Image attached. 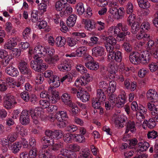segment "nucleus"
Wrapping results in <instances>:
<instances>
[{"label":"nucleus","instance_id":"58836bf2","mask_svg":"<svg viewBox=\"0 0 158 158\" xmlns=\"http://www.w3.org/2000/svg\"><path fill=\"white\" fill-rule=\"evenodd\" d=\"M51 132V131L49 130H47L45 131V136H46L47 140H48V142L49 144L54 143V141Z\"/></svg>","mask_w":158,"mask_h":158},{"label":"nucleus","instance_id":"6e6552de","mask_svg":"<svg viewBox=\"0 0 158 158\" xmlns=\"http://www.w3.org/2000/svg\"><path fill=\"white\" fill-rule=\"evenodd\" d=\"M46 50L44 47L39 45H37L34 49V56L41 58L43 56H44L47 54Z\"/></svg>","mask_w":158,"mask_h":158},{"label":"nucleus","instance_id":"7c9ffc66","mask_svg":"<svg viewBox=\"0 0 158 158\" xmlns=\"http://www.w3.org/2000/svg\"><path fill=\"white\" fill-rule=\"evenodd\" d=\"M116 83L114 81H111L109 83V87L108 88L107 93L108 94L113 93L116 89Z\"/></svg>","mask_w":158,"mask_h":158},{"label":"nucleus","instance_id":"79ce46f5","mask_svg":"<svg viewBox=\"0 0 158 158\" xmlns=\"http://www.w3.org/2000/svg\"><path fill=\"white\" fill-rule=\"evenodd\" d=\"M138 147L142 151H146L149 147V144L148 142L144 141L139 142L138 143Z\"/></svg>","mask_w":158,"mask_h":158},{"label":"nucleus","instance_id":"4be33fe9","mask_svg":"<svg viewBox=\"0 0 158 158\" xmlns=\"http://www.w3.org/2000/svg\"><path fill=\"white\" fill-rule=\"evenodd\" d=\"M71 66L69 64V63L66 61H65L60 65H59L58 68L60 70L63 72L68 71L71 69Z\"/></svg>","mask_w":158,"mask_h":158},{"label":"nucleus","instance_id":"0eeeda50","mask_svg":"<svg viewBox=\"0 0 158 158\" xmlns=\"http://www.w3.org/2000/svg\"><path fill=\"white\" fill-rule=\"evenodd\" d=\"M21 123L23 125H27L30 122V113L27 110H23L21 113L19 118Z\"/></svg>","mask_w":158,"mask_h":158},{"label":"nucleus","instance_id":"13d9d810","mask_svg":"<svg viewBox=\"0 0 158 158\" xmlns=\"http://www.w3.org/2000/svg\"><path fill=\"white\" fill-rule=\"evenodd\" d=\"M39 102L41 107L43 109L46 108L50 106V103L47 99L41 100Z\"/></svg>","mask_w":158,"mask_h":158},{"label":"nucleus","instance_id":"4468645a","mask_svg":"<svg viewBox=\"0 0 158 158\" xmlns=\"http://www.w3.org/2000/svg\"><path fill=\"white\" fill-rule=\"evenodd\" d=\"M5 72L7 74L12 77H16L19 74L17 69L12 66L6 67L5 69Z\"/></svg>","mask_w":158,"mask_h":158},{"label":"nucleus","instance_id":"4c0bfd02","mask_svg":"<svg viewBox=\"0 0 158 158\" xmlns=\"http://www.w3.org/2000/svg\"><path fill=\"white\" fill-rule=\"evenodd\" d=\"M138 2L139 6L143 8H149L151 6L150 3L146 0H138Z\"/></svg>","mask_w":158,"mask_h":158},{"label":"nucleus","instance_id":"f03ea898","mask_svg":"<svg viewBox=\"0 0 158 158\" xmlns=\"http://www.w3.org/2000/svg\"><path fill=\"white\" fill-rule=\"evenodd\" d=\"M106 50L109 52L108 60L109 61L115 60L116 61L120 62L122 59V54L120 51L115 52L113 50V48L106 46Z\"/></svg>","mask_w":158,"mask_h":158},{"label":"nucleus","instance_id":"a19ab883","mask_svg":"<svg viewBox=\"0 0 158 158\" xmlns=\"http://www.w3.org/2000/svg\"><path fill=\"white\" fill-rule=\"evenodd\" d=\"M18 137L17 133L13 132L9 133L7 136V139L11 142H13L16 140Z\"/></svg>","mask_w":158,"mask_h":158},{"label":"nucleus","instance_id":"e433bc0d","mask_svg":"<svg viewBox=\"0 0 158 158\" xmlns=\"http://www.w3.org/2000/svg\"><path fill=\"white\" fill-rule=\"evenodd\" d=\"M51 135L53 138L58 139L62 137L63 135V132L60 130H56L53 131H51Z\"/></svg>","mask_w":158,"mask_h":158},{"label":"nucleus","instance_id":"c03bdc74","mask_svg":"<svg viewBox=\"0 0 158 158\" xmlns=\"http://www.w3.org/2000/svg\"><path fill=\"white\" fill-rule=\"evenodd\" d=\"M109 72L111 74H115L117 71L118 68L116 64L110 63L109 64Z\"/></svg>","mask_w":158,"mask_h":158},{"label":"nucleus","instance_id":"f704fd0d","mask_svg":"<svg viewBox=\"0 0 158 158\" xmlns=\"http://www.w3.org/2000/svg\"><path fill=\"white\" fill-rule=\"evenodd\" d=\"M143 125H147L148 128L152 129L156 126V123L153 119L150 118L148 121L146 120H144Z\"/></svg>","mask_w":158,"mask_h":158},{"label":"nucleus","instance_id":"a211bd4d","mask_svg":"<svg viewBox=\"0 0 158 158\" xmlns=\"http://www.w3.org/2000/svg\"><path fill=\"white\" fill-rule=\"evenodd\" d=\"M17 44V40L14 38H10L4 45V48L6 49H11Z\"/></svg>","mask_w":158,"mask_h":158},{"label":"nucleus","instance_id":"473e14b6","mask_svg":"<svg viewBox=\"0 0 158 158\" xmlns=\"http://www.w3.org/2000/svg\"><path fill=\"white\" fill-rule=\"evenodd\" d=\"M108 95L109 96V101L111 103V105L112 106H114L116 105L118 99L116 95L113 93L109 94Z\"/></svg>","mask_w":158,"mask_h":158},{"label":"nucleus","instance_id":"09e8293b","mask_svg":"<svg viewBox=\"0 0 158 158\" xmlns=\"http://www.w3.org/2000/svg\"><path fill=\"white\" fill-rule=\"evenodd\" d=\"M118 28L120 30V32L121 30L122 32H126L128 31V27L127 25L122 23H118L117 24Z\"/></svg>","mask_w":158,"mask_h":158},{"label":"nucleus","instance_id":"aec40b11","mask_svg":"<svg viewBox=\"0 0 158 158\" xmlns=\"http://www.w3.org/2000/svg\"><path fill=\"white\" fill-rule=\"evenodd\" d=\"M85 65L87 68L91 70H96L99 68L98 63L92 60L85 63Z\"/></svg>","mask_w":158,"mask_h":158},{"label":"nucleus","instance_id":"39448f33","mask_svg":"<svg viewBox=\"0 0 158 158\" xmlns=\"http://www.w3.org/2000/svg\"><path fill=\"white\" fill-rule=\"evenodd\" d=\"M19 68L20 72L22 74L27 75L28 77L31 76L32 72L29 68L26 62L21 61L19 63Z\"/></svg>","mask_w":158,"mask_h":158},{"label":"nucleus","instance_id":"680f3d73","mask_svg":"<svg viewBox=\"0 0 158 158\" xmlns=\"http://www.w3.org/2000/svg\"><path fill=\"white\" fill-rule=\"evenodd\" d=\"M8 86L7 83L4 80H0V91H4L7 88Z\"/></svg>","mask_w":158,"mask_h":158},{"label":"nucleus","instance_id":"ddd939ff","mask_svg":"<svg viewBox=\"0 0 158 158\" xmlns=\"http://www.w3.org/2000/svg\"><path fill=\"white\" fill-rule=\"evenodd\" d=\"M126 127L125 133H128L130 131L132 133H134L136 131V125L133 121L129 120L126 123Z\"/></svg>","mask_w":158,"mask_h":158},{"label":"nucleus","instance_id":"e2e57ef3","mask_svg":"<svg viewBox=\"0 0 158 158\" xmlns=\"http://www.w3.org/2000/svg\"><path fill=\"white\" fill-rule=\"evenodd\" d=\"M21 98L26 102L28 101L30 96L28 93L27 91H24L20 94Z\"/></svg>","mask_w":158,"mask_h":158},{"label":"nucleus","instance_id":"2eb2a0df","mask_svg":"<svg viewBox=\"0 0 158 158\" xmlns=\"http://www.w3.org/2000/svg\"><path fill=\"white\" fill-rule=\"evenodd\" d=\"M77 97L83 102H86L89 101V94L88 92L84 90H81L79 93H78Z\"/></svg>","mask_w":158,"mask_h":158},{"label":"nucleus","instance_id":"20e7f679","mask_svg":"<svg viewBox=\"0 0 158 158\" xmlns=\"http://www.w3.org/2000/svg\"><path fill=\"white\" fill-rule=\"evenodd\" d=\"M3 102V107L6 109L9 110L15 106L17 102L14 100L13 96L10 95H6L4 97Z\"/></svg>","mask_w":158,"mask_h":158},{"label":"nucleus","instance_id":"a878e982","mask_svg":"<svg viewBox=\"0 0 158 158\" xmlns=\"http://www.w3.org/2000/svg\"><path fill=\"white\" fill-rule=\"evenodd\" d=\"M77 19V16L76 15H71L68 18L66 23L68 26L69 27H73L75 24Z\"/></svg>","mask_w":158,"mask_h":158},{"label":"nucleus","instance_id":"9d476101","mask_svg":"<svg viewBox=\"0 0 158 158\" xmlns=\"http://www.w3.org/2000/svg\"><path fill=\"white\" fill-rule=\"evenodd\" d=\"M146 97L148 99L152 102H155L158 101V94L155 89H150L146 94Z\"/></svg>","mask_w":158,"mask_h":158},{"label":"nucleus","instance_id":"cd10ccee","mask_svg":"<svg viewBox=\"0 0 158 158\" xmlns=\"http://www.w3.org/2000/svg\"><path fill=\"white\" fill-rule=\"evenodd\" d=\"M22 145L19 144V142H16L12 144L10 147V149L14 154H16L20 150Z\"/></svg>","mask_w":158,"mask_h":158},{"label":"nucleus","instance_id":"6e6d98bb","mask_svg":"<svg viewBox=\"0 0 158 158\" xmlns=\"http://www.w3.org/2000/svg\"><path fill=\"white\" fill-rule=\"evenodd\" d=\"M102 102H99L98 100L94 98L92 101V105L94 108L96 109H99L100 108L101 104Z\"/></svg>","mask_w":158,"mask_h":158},{"label":"nucleus","instance_id":"393cba45","mask_svg":"<svg viewBox=\"0 0 158 158\" xmlns=\"http://www.w3.org/2000/svg\"><path fill=\"white\" fill-rule=\"evenodd\" d=\"M61 100L62 101L64 102L65 104H66L69 106H71L72 103L71 101V99L70 95L67 93L63 94L61 96Z\"/></svg>","mask_w":158,"mask_h":158},{"label":"nucleus","instance_id":"f8f14e48","mask_svg":"<svg viewBox=\"0 0 158 158\" xmlns=\"http://www.w3.org/2000/svg\"><path fill=\"white\" fill-rule=\"evenodd\" d=\"M92 54L95 57L101 56L104 55V49L103 47L97 46L93 48L92 49Z\"/></svg>","mask_w":158,"mask_h":158},{"label":"nucleus","instance_id":"1a4fd4ad","mask_svg":"<svg viewBox=\"0 0 158 158\" xmlns=\"http://www.w3.org/2000/svg\"><path fill=\"white\" fill-rule=\"evenodd\" d=\"M140 53L137 52H131L129 56L130 62L133 64L137 65L140 63Z\"/></svg>","mask_w":158,"mask_h":158},{"label":"nucleus","instance_id":"338daca9","mask_svg":"<svg viewBox=\"0 0 158 158\" xmlns=\"http://www.w3.org/2000/svg\"><path fill=\"white\" fill-rule=\"evenodd\" d=\"M66 130L70 132H73L77 130V127L74 125H70L66 127Z\"/></svg>","mask_w":158,"mask_h":158},{"label":"nucleus","instance_id":"2f4dec72","mask_svg":"<svg viewBox=\"0 0 158 158\" xmlns=\"http://www.w3.org/2000/svg\"><path fill=\"white\" fill-rule=\"evenodd\" d=\"M49 84L52 83V85L54 87H58L60 85V81L59 78L56 75L53 78H52L49 82Z\"/></svg>","mask_w":158,"mask_h":158},{"label":"nucleus","instance_id":"0e129e2a","mask_svg":"<svg viewBox=\"0 0 158 158\" xmlns=\"http://www.w3.org/2000/svg\"><path fill=\"white\" fill-rule=\"evenodd\" d=\"M135 15L134 14L130 15L127 20L128 25H131V24L136 23H135Z\"/></svg>","mask_w":158,"mask_h":158},{"label":"nucleus","instance_id":"c756f323","mask_svg":"<svg viewBox=\"0 0 158 158\" xmlns=\"http://www.w3.org/2000/svg\"><path fill=\"white\" fill-rule=\"evenodd\" d=\"M68 118V116L66 112L62 111H59L56 117V119L58 121H65Z\"/></svg>","mask_w":158,"mask_h":158},{"label":"nucleus","instance_id":"8fccbe9b","mask_svg":"<svg viewBox=\"0 0 158 158\" xmlns=\"http://www.w3.org/2000/svg\"><path fill=\"white\" fill-rule=\"evenodd\" d=\"M90 41L89 42L88 44L89 46H92L98 43L99 38L95 36H93L90 38Z\"/></svg>","mask_w":158,"mask_h":158},{"label":"nucleus","instance_id":"bb28decb","mask_svg":"<svg viewBox=\"0 0 158 158\" xmlns=\"http://www.w3.org/2000/svg\"><path fill=\"white\" fill-rule=\"evenodd\" d=\"M87 48L84 46L80 47L78 48L76 50L77 56L81 57L85 55L87 51Z\"/></svg>","mask_w":158,"mask_h":158},{"label":"nucleus","instance_id":"72a5a7b5","mask_svg":"<svg viewBox=\"0 0 158 158\" xmlns=\"http://www.w3.org/2000/svg\"><path fill=\"white\" fill-rule=\"evenodd\" d=\"M51 156V153L49 150H46L44 152H39V158H50Z\"/></svg>","mask_w":158,"mask_h":158},{"label":"nucleus","instance_id":"3c124183","mask_svg":"<svg viewBox=\"0 0 158 158\" xmlns=\"http://www.w3.org/2000/svg\"><path fill=\"white\" fill-rule=\"evenodd\" d=\"M74 140L77 142L79 143H83L85 141V137L83 135H75L73 136Z\"/></svg>","mask_w":158,"mask_h":158},{"label":"nucleus","instance_id":"9b49d317","mask_svg":"<svg viewBox=\"0 0 158 158\" xmlns=\"http://www.w3.org/2000/svg\"><path fill=\"white\" fill-rule=\"evenodd\" d=\"M83 22L85 25V28L87 30L91 31L94 30L96 27V24L93 21L90 20L83 19Z\"/></svg>","mask_w":158,"mask_h":158},{"label":"nucleus","instance_id":"603ef678","mask_svg":"<svg viewBox=\"0 0 158 158\" xmlns=\"http://www.w3.org/2000/svg\"><path fill=\"white\" fill-rule=\"evenodd\" d=\"M65 2H64V3H62L60 1H57L55 4V6L56 10L57 11H60L62 10V9L64 7Z\"/></svg>","mask_w":158,"mask_h":158},{"label":"nucleus","instance_id":"423d86ee","mask_svg":"<svg viewBox=\"0 0 158 158\" xmlns=\"http://www.w3.org/2000/svg\"><path fill=\"white\" fill-rule=\"evenodd\" d=\"M30 113L33 123L35 124H37L38 123L39 118L42 117V110L39 108H36L34 109H31Z\"/></svg>","mask_w":158,"mask_h":158},{"label":"nucleus","instance_id":"052dcab7","mask_svg":"<svg viewBox=\"0 0 158 158\" xmlns=\"http://www.w3.org/2000/svg\"><path fill=\"white\" fill-rule=\"evenodd\" d=\"M76 68L77 70L81 73H84L87 72L86 68L81 64H77L76 66Z\"/></svg>","mask_w":158,"mask_h":158},{"label":"nucleus","instance_id":"864d4df0","mask_svg":"<svg viewBox=\"0 0 158 158\" xmlns=\"http://www.w3.org/2000/svg\"><path fill=\"white\" fill-rule=\"evenodd\" d=\"M92 156L87 151H83L80 153L79 158H92Z\"/></svg>","mask_w":158,"mask_h":158},{"label":"nucleus","instance_id":"ea45409f","mask_svg":"<svg viewBox=\"0 0 158 158\" xmlns=\"http://www.w3.org/2000/svg\"><path fill=\"white\" fill-rule=\"evenodd\" d=\"M77 12L79 15H81L85 12L83 4L81 2L78 3L76 6Z\"/></svg>","mask_w":158,"mask_h":158},{"label":"nucleus","instance_id":"37998d69","mask_svg":"<svg viewBox=\"0 0 158 158\" xmlns=\"http://www.w3.org/2000/svg\"><path fill=\"white\" fill-rule=\"evenodd\" d=\"M149 35L145 34L143 31H140V33L137 35V38L139 40L143 39V40L146 41L148 40L149 39Z\"/></svg>","mask_w":158,"mask_h":158},{"label":"nucleus","instance_id":"4d7b16f0","mask_svg":"<svg viewBox=\"0 0 158 158\" xmlns=\"http://www.w3.org/2000/svg\"><path fill=\"white\" fill-rule=\"evenodd\" d=\"M38 14L39 12L35 10H34L32 12L31 20L33 22L35 23L38 21Z\"/></svg>","mask_w":158,"mask_h":158},{"label":"nucleus","instance_id":"b1692460","mask_svg":"<svg viewBox=\"0 0 158 158\" xmlns=\"http://www.w3.org/2000/svg\"><path fill=\"white\" fill-rule=\"evenodd\" d=\"M140 63L143 64L148 63L150 60V55L149 53L143 52L142 54H140Z\"/></svg>","mask_w":158,"mask_h":158},{"label":"nucleus","instance_id":"774afa93","mask_svg":"<svg viewBox=\"0 0 158 158\" xmlns=\"http://www.w3.org/2000/svg\"><path fill=\"white\" fill-rule=\"evenodd\" d=\"M37 150L36 148H32L29 152L30 158H35L37 155Z\"/></svg>","mask_w":158,"mask_h":158},{"label":"nucleus","instance_id":"5fc2aeb1","mask_svg":"<svg viewBox=\"0 0 158 158\" xmlns=\"http://www.w3.org/2000/svg\"><path fill=\"white\" fill-rule=\"evenodd\" d=\"M52 144V146L51 148L54 151H58L61 148L63 147V143L60 142H59L56 143H54Z\"/></svg>","mask_w":158,"mask_h":158},{"label":"nucleus","instance_id":"7ed1b4c3","mask_svg":"<svg viewBox=\"0 0 158 158\" xmlns=\"http://www.w3.org/2000/svg\"><path fill=\"white\" fill-rule=\"evenodd\" d=\"M46 51L48 55L45 56L44 58L45 61L50 64L54 65L59 60V56L57 55L52 56L55 52L53 49L47 48L46 49Z\"/></svg>","mask_w":158,"mask_h":158},{"label":"nucleus","instance_id":"c85d7f7f","mask_svg":"<svg viewBox=\"0 0 158 158\" xmlns=\"http://www.w3.org/2000/svg\"><path fill=\"white\" fill-rule=\"evenodd\" d=\"M120 32V30L118 28L117 25L110 27L108 31V33L110 35L115 36Z\"/></svg>","mask_w":158,"mask_h":158},{"label":"nucleus","instance_id":"f257e3e1","mask_svg":"<svg viewBox=\"0 0 158 158\" xmlns=\"http://www.w3.org/2000/svg\"><path fill=\"white\" fill-rule=\"evenodd\" d=\"M34 60L31 62L30 65L31 68L35 72H41L45 69L46 65L43 63V60L40 58L34 56Z\"/></svg>","mask_w":158,"mask_h":158},{"label":"nucleus","instance_id":"f3484780","mask_svg":"<svg viewBox=\"0 0 158 158\" xmlns=\"http://www.w3.org/2000/svg\"><path fill=\"white\" fill-rule=\"evenodd\" d=\"M152 102L151 103H148V107L149 110L151 111L152 115H155L158 113V105Z\"/></svg>","mask_w":158,"mask_h":158},{"label":"nucleus","instance_id":"5701e85b","mask_svg":"<svg viewBox=\"0 0 158 158\" xmlns=\"http://www.w3.org/2000/svg\"><path fill=\"white\" fill-rule=\"evenodd\" d=\"M127 119L126 117L124 115H121L118 116L115 120V123L116 126L118 127H122L123 125L122 124L123 122H126Z\"/></svg>","mask_w":158,"mask_h":158},{"label":"nucleus","instance_id":"bf43d9fd","mask_svg":"<svg viewBox=\"0 0 158 158\" xmlns=\"http://www.w3.org/2000/svg\"><path fill=\"white\" fill-rule=\"evenodd\" d=\"M149 68L152 72H154L158 70V61L156 63L152 62L149 64Z\"/></svg>","mask_w":158,"mask_h":158},{"label":"nucleus","instance_id":"412c9836","mask_svg":"<svg viewBox=\"0 0 158 158\" xmlns=\"http://www.w3.org/2000/svg\"><path fill=\"white\" fill-rule=\"evenodd\" d=\"M97 97L95 98L99 101L101 102L102 103L104 102L106 99V97L104 93L101 89H98L97 92Z\"/></svg>","mask_w":158,"mask_h":158},{"label":"nucleus","instance_id":"49530a36","mask_svg":"<svg viewBox=\"0 0 158 158\" xmlns=\"http://www.w3.org/2000/svg\"><path fill=\"white\" fill-rule=\"evenodd\" d=\"M75 84L76 86L79 87L80 85H85L87 84V82L85 81V79L82 77L77 78L75 82Z\"/></svg>","mask_w":158,"mask_h":158},{"label":"nucleus","instance_id":"de8ad7c7","mask_svg":"<svg viewBox=\"0 0 158 158\" xmlns=\"http://www.w3.org/2000/svg\"><path fill=\"white\" fill-rule=\"evenodd\" d=\"M4 58V61L2 63V65L3 67H6L9 64L10 61L12 59L13 57L12 55L6 54Z\"/></svg>","mask_w":158,"mask_h":158},{"label":"nucleus","instance_id":"dca6fc26","mask_svg":"<svg viewBox=\"0 0 158 158\" xmlns=\"http://www.w3.org/2000/svg\"><path fill=\"white\" fill-rule=\"evenodd\" d=\"M136 112V117L138 120L141 121L145 118L144 115L146 114L147 110L144 107H140Z\"/></svg>","mask_w":158,"mask_h":158},{"label":"nucleus","instance_id":"69168bd1","mask_svg":"<svg viewBox=\"0 0 158 158\" xmlns=\"http://www.w3.org/2000/svg\"><path fill=\"white\" fill-rule=\"evenodd\" d=\"M140 28L144 31H148L150 28V23L147 22H143L140 26Z\"/></svg>","mask_w":158,"mask_h":158},{"label":"nucleus","instance_id":"c9c22d12","mask_svg":"<svg viewBox=\"0 0 158 158\" xmlns=\"http://www.w3.org/2000/svg\"><path fill=\"white\" fill-rule=\"evenodd\" d=\"M65 42V40L64 37L59 36L56 38V43L57 46L62 47L64 45Z\"/></svg>","mask_w":158,"mask_h":158},{"label":"nucleus","instance_id":"a18cd8bd","mask_svg":"<svg viewBox=\"0 0 158 158\" xmlns=\"http://www.w3.org/2000/svg\"><path fill=\"white\" fill-rule=\"evenodd\" d=\"M139 29V25L137 23L133 24L131 26V31L132 34H136Z\"/></svg>","mask_w":158,"mask_h":158},{"label":"nucleus","instance_id":"6ab92c4d","mask_svg":"<svg viewBox=\"0 0 158 158\" xmlns=\"http://www.w3.org/2000/svg\"><path fill=\"white\" fill-rule=\"evenodd\" d=\"M106 40L107 43L105 44V46L106 49V46H109L113 48V50L114 49V46L116 44L117 40L115 39L112 36H109L106 37Z\"/></svg>","mask_w":158,"mask_h":158}]
</instances>
